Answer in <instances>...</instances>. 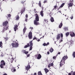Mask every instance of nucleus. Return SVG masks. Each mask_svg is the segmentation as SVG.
Masks as SVG:
<instances>
[{
    "label": "nucleus",
    "mask_w": 75,
    "mask_h": 75,
    "mask_svg": "<svg viewBox=\"0 0 75 75\" xmlns=\"http://www.w3.org/2000/svg\"><path fill=\"white\" fill-rule=\"evenodd\" d=\"M19 19V16H18V15L16 16V20H18Z\"/></svg>",
    "instance_id": "obj_22"
},
{
    "label": "nucleus",
    "mask_w": 75,
    "mask_h": 75,
    "mask_svg": "<svg viewBox=\"0 0 75 75\" xmlns=\"http://www.w3.org/2000/svg\"><path fill=\"white\" fill-rule=\"evenodd\" d=\"M18 27V26L17 25H16L15 26H14V30L15 31H16L17 30V28Z\"/></svg>",
    "instance_id": "obj_14"
},
{
    "label": "nucleus",
    "mask_w": 75,
    "mask_h": 75,
    "mask_svg": "<svg viewBox=\"0 0 75 75\" xmlns=\"http://www.w3.org/2000/svg\"><path fill=\"white\" fill-rule=\"evenodd\" d=\"M60 54V52H59L58 53V54Z\"/></svg>",
    "instance_id": "obj_57"
},
{
    "label": "nucleus",
    "mask_w": 75,
    "mask_h": 75,
    "mask_svg": "<svg viewBox=\"0 0 75 75\" xmlns=\"http://www.w3.org/2000/svg\"><path fill=\"white\" fill-rule=\"evenodd\" d=\"M28 36L30 39L33 38V37L32 36V33L31 32H29L28 34Z\"/></svg>",
    "instance_id": "obj_9"
},
{
    "label": "nucleus",
    "mask_w": 75,
    "mask_h": 75,
    "mask_svg": "<svg viewBox=\"0 0 75 75\" xmlns=\"http://www.w3.org/2000/svg\"><path fill=\"white\" fill-rule=\"evenodd\" d=\"M8 21H6L3 23V25L4 26H6V25H8L7 24H8Z\"/></svg>",
    "instance_id": "obj_10"
},
{
    "label": "nucleus",
    "mask_w": 75,
    "mask_h": 75,
    "mask_svg": "<svg viewBox=\"0 0 75 75\" xmlns=\"http://www.w3.org/2000/svg\"><path fill=\"white\" fill-rule=\"evenodd\" d=\"M65 17H66V16H67V15H65Z\"/></svg>",
    "instance_id": "obj_63"
},
{
    "label": "nucleus",
    "mask_w": 75,
    "mask_h": 75,
    "mask_svg": "<svg viewBox=\"0 0 75 75\" xmlns=\"http://www.w3.org/2000/svg\"><path fill=\"white\" fill-rule=\"evenodd\" d=\"M27 20H28V18H26V19L25 20V21H26L27 22Z\"/></svg>",
    "instance_id": "obj_43"
},
{
    "label": "nucleus",
    "mask_w": 75,
    "mask_h": 75,
    "mask_svg": "<svg viewBox=\"0 0 75 75\" xmlns=\"http://www.w3.org/2000/svg\"><path fill=\"white\" fill-rule=\"evenodd\" d=\"M26 27H25L23 29V33L24 34L25 33V31H26Z\"/></svg>",
    "instance_id": "obj_19"
},
{
    "label": "nucleus",
    "mask_w": 75,
    "mask_h": 75,
    "mask_svg": "<svg viewBox=\"0 0 75 75\" xmlns=\"http://www.w3.org/2000/svg\"><path fill=\"white\" fill-rule=\"evenodd\" d=\"M15 43H12L11 44V45L13 48L14 47H18V42H15Z\"/></svg>",
    "instance_id": "obj_5"
},
{
    "label": "nucleus",
    "mask_w": 75,
    "mask_h": 75,
    "mask_svg": "<svg viewBox=\"0 0 75 75\" xmlns=\"http://www.w3.org/2000/svg\"><path fill=\"white\" fill-rule=\"evenodd\" d=\"M3 1H4V0H2Z\"/></svg>",
    "instance_id": "obj_64"
},
{
    "label": "nucleus",
    "mask_w": 75,
    "mask_h": 75,
    "mask_svg": "<svg viewBox=\"0 0 75 75\" xmlns=\"http://www.w3.org/2000/svg\"><path fill=\"white\" fill-rule=\"evenodd\" d=\"M44 35L42 36V38H44Z\"/></svg>",
    "instance_id": "obj_59"
},
{
    "label": "nucleus",
    "mask_w": 75,
    "mask_h": 75,
    "mask_svg": "<svg viewBox=\"0 0 75 75\" xmlns=\"http://www.w3.org/2000/svg\"><path fill=\"white\" fill-rule=\"evenodd\" d=\"M0 11H2V10H0Z\"/></svg>",
    "instance_id": "obj_60"
},
{
    "label": "nucleus",
    "mask_w": 75,
    "mask_h": 75,
    "mask_svg": "<svg viewBox=\"0 0 75 75\" xmlns=\"http://www.w3.org/2000/svg\"><path fill=\"white\" fill-rule=\"evenodd\" d=\"M1 64L0 65L1 68H3V66L6 65V63L4 62V61L3 60H2L1 62Z\"/></svg>",
    "instance_id": "obj_6"
},
{
    "label": "nucleus",
    "mask_w": 75,
    "mask_h": 75,
    "mask_svg": "<svg viewBox=\"0 0 75 75\" xmlns=\"http://www.w3.org/2000/svg\"><path fill=\"white\" fill-rule=\"evenodd\" d=\"M73 57L74 58H75V52H73Z\"/></svg>",
    "instance_id": "obj_34"
},
{
    "label": "nucleus",
    "mask_w": 75,
    "mask_h": 75,
    "mask_svg": "<svg viewBox=\"0 0 75 75\" xmlns=\"http://www.w3.org/2000/svg\"><path fill=\"white\" fill-rule=\"evenodd\" d=\"M61 35V36H60ZM61 41L62 42V40L63 39L62 37H63V34L62 33H61V34H58L56 36V39L57 40V41H58L60 39V38H61Z\"/></svg>",
    "instance_id": "obj_4"
},
{
    "label": "nucleus",
    "mask_w": 75,
    "mask_h": 75,
    "mask_svg": "<svg viewBox=\"0 0 75 75\" xmlns=\"http://www.w3.org/2000/svg\"><path fill=\"white\" fill-rule=\"evenodd\" d=\"M30 29H31V30H33V28L32 27H30Z\"/></svg>",
    "instance_id": "obj_47"
},
{
    "label": "nucleus",
    "mask_w": 75,
    "mask_h": 75,
    "mask_svg": "<svg viewBox=\"0 0 75 75\" xmlns=\"http://www.w3.org/2000/svg\"><path fill=\"white\" fill-rule=\"evenodd\" d=\"M4 29L3 30V32H4V31H6V30H8V25H6L5 26H4Z\"/></svg>",
    "instance_id": "obj_7"
},
{
    "label": "nucleus",
    "mask_w": 75,
    "mask_h": 75,
    "mask_svg": "<svg viewBox=\"0 0 75 75\" xmlns=\"http://www.w3.org/2000/svg\"><path fill=\"white\" fill-rule=\"evenodd\" d=\"M2 45H3V43H2V42H0V47H1V48H2V47H3V46H2Z\"/></svg>",
    "instance_id": "obj_24"
},
{
    "label": "nucleus",
    "mask_w": 75,
    "mask_h": 75,
    "mask_svg": "<svg viewBox=\"0 0 75 75\" xmlns=\"http://www.w3.org/2000/svg\"><path fill=\"white\" fill-rule=\"evenodd\" d=\"M64 31H67V30H68V28L66 27L64 28Z\"/></svg>",
    "instance_id": "obj_23"
},
{
    "label": "nucleus",
    "mask_w": 75,
    "mask_h": 75,
    "mask_svg": "<svg viewBox=\"0 0 75 75\" xmlns=\"http://www.w3.org/2000/svg\"><path fill=\"white\" fill-rule=\"evenodd\" d=\"M38 42H39V41H40V39H38Z\"/></svg>",
    "instance_id": "obj_50"
},
{
    "label": "nucleus",
    "mask_w": 75,
    "mask_h": 75,
    "mask_svg": "<svg viewBox=\"0 0 75 75\" xmlns=\"http://www.w3.org/2000/svg\"><path fill=\"white\" fill-rule=\"evenodd\" d=\"M36 39H37V38H33V40H35V39L36 40Z\"/></svg>",
    "instance_id": "obj_49"
},
{
    "label": "nucleus",
    "mask_w": 75,
    "mask_h": 75,
    "mask_svg": "<svg viewBox=\"0 0 75 75\" xmlns=\"http://www.w3.org/2000/svg\"><path fill=\"white\" fill-rule=\"evenodd\" d=\"M62 23H61L59 26V28H61V27H62Z\"/></svg>",
    "instance_id": "obj_28"
},
{
    "label": "nucleus",
    "mask_w": 75,
    "mask_h": 75,
    "mask_svg": "<svg viewBox=\"0 0 75 75\" xmlns=\"http://www.w3.org/2000/svg\"><path fill=\"white\" fill-rule=\"evenodd\" d=\"M57 5H56L54 6V8L53 10H54V9L56 10V9L57 8Z\"/></svg>",
    "instance_id": "obj_33"
},
{
    "label": "nucleus",
    "mask_w": 75,
    "mask_h": 75,
    "mask_svg": "<svg viewBox=\"0 0 75 75\" xmlns=\"http://www.w3.org/2000/svg\"><path fill=\"white\" fill-rule=\"evenodd\" d=\"M54 51V50H53V49L52 48H51L50 50V52H52Z\"/></svg>",
    "instance_id": "obj_26"
},
{
    "label": "nucleus",
    "mask_w": 75,
    "mask_h": 75,
    "mask_svg": "<svg viewBox=\"0 0 75 75\" xmlns=\"http://www.w3.org/2000/svg\"><path fill=\"white\" fill-rule=\"evenodd\" d=\"M24 11H25V10H22L21 11V14H23V13H24Z\"/></svg>",
    "instance_id": "obj_31"
},
{
    "label": "nucleus",
    "mask_w": 75,
    "mask_h": 75,
    "mask_svg": "<svg viewBox=\"0 0 75 75\" xmlns=\"http://www.w3.org/2000/svg\"><path fill=\"white\" fill-rule=\"evenodd\" d=\"M46 2H47V1H46V0H45L43 2V3H45Z\"/></svg>",
    "instance_id": "obj_44"
},
{
    "label": "nucleus",
    "mask_w": 75,
    "mask_h": 75,
    "mask_svg": "<svg viewBox=\"0 0 75 75\" xmlns=\"http://www.w3.org/2000/svg\"><path fill=\"white\" fill-rule=\"evenodd\" d=\"M70 18H71V20H72L73 18V15H71V16L70 17Z\"/></svg>",
    "instance_id": "obj_38"
},
{
    "label": "nucleus",
    "mask_w": 75,
    "mask_h": 75,
    "mask_svg": "<svg viewBox=\"0 0 75 75\" xmlns=\"http://www.w3.org/2000/svg\"><path fill=\"white\" fill-rule=\"evenodd\" d=\"M69 3L68 4L69 7H72L73 5V3H72V1H69Z\"/></svg>",
    "instance_id": "obj_8"
},
{
    "label": "nucleus",
    "mask_w": 75,
    "mask_h": 75,
    "mask_svg": "<svg viewBox=\"0 0 75 75\" xmlns=\"http://www.w3.org/2000/svg\"><path fill=\"white\" fill-rule=\"evenodd\" d=\"M57 58L56 56H54L53 57V59H55V58Z\"/></svg>",
    "instance_id": "obj_42"
},
{
    "label": "nucleus",
    "mask_w": 75,
    "mask_h": 75,
    "mask_svg": "<svg viewBox=\"0 0 75 75\" xmlns=\"http://www.w3.org/2000/svg\"><path fill=\"white\" fill-rule=\"evenodd\" d=\"M68 58L67 56H64L63 57L62 59L60 62V67H62V65H63L65 64V61Z\"/></svg>",
    "instance_id": "obj_2"
},
{
    "label": "nucleus",
    "mask_w": 75,
    "mask_h": 75,
    "mask_svg": "<svg viewBox=\"0 0 75 75\" xmlns=\"http://www.w3.org/2000/svg\"><path fill=\"white\" fill-rule=\"evenodd\" d=\"M69 35V32H67L66 34V37H68V35Z\"/></svg>",
    "instance_id": "obj_29"
},
{
    "label": "nucleus",
    "mask_w": 75,
    "mask_h": 75,
    "mask_svg": "<svg viewBox=\"0 0 75 75\" xmlns=\"http://www.w3.org/2000/svg\"><path fill=\"white\" fill-rule=\"evenodd\" d=\"M45 71L46 74H47V72H48L49 71L48 70V69H45Z\"/></svg>",
    "instance_id": "obj_25"
},
{
    "label": "nucleus",
    "mask_w": 75,
    "mask_h": 75,
    "mask_svg": "<svg viewBox=\"0 0 75 75\" xmlns=\"http://www.w3.org/2000/svg\"><path fill=\"white\" fill-rule=\"evenodd\" d=\"M50 20L51 22H54V18L53 17H51L50 19Z\"/></svg>",
    "instance_id": "obj_21"
},
{
    "label": "nucleus",
    "mask_w": 75,
    "mask_h": 75,
    "mask_svg": "<svg viewBox=\"0 0 75 75\" xmlns=\"http://www.w3.org/2000/svg\"><path fill=\"white\" fill-rule=\"evenodd\" d=\"M47 13H48V14H50V15H51V12L50 10H49L47 11Z\"/></svg>",
    "instance_id": "obj_27"
},
{
    "label": "nucleus",
    "mask_w": 75,
    "mask_h": 75,
    "mask_svg": "<svg viewBox=\"0 0 75 75\" xmlns=\"http://www.w3.org/2000/svg\"><path fill=\"white\" fill-rule=\"evenodd\" d=\"M38 4L40 7H41V3L40 1H39V2Z\"/></svg>",
    "instance_id": "obj_32"
},
{
    "label": "nucleus",
    "mask_w": 75,
    "mask_h": 75,
    "mask_svg": "<svg viewBox=\"0 0 75 75\" xmlns=\"http://www.w3.org/2000/svg\"><path fill=\"white\" fill-rule=\"evenodd\" d=\"M42 38V37H41L40 39H41Z\"/></svg>",
    "instance_id": "obj_62"
},
{
    "label": "nucleus",
    "mask_w": 75,
    "mask_h": 75,
    "mask_svg": "<svg viewBox=\"0 0 75 75\" xmlns=\"http://www.w3.org/2000/svg\"><path fill=\"white\" fill-rule=\"evenodd\" d=\"M41 54H38V56L37 57V59H41Z\"/></svg>",
    "instance_id": "obj_12"
},
{
    "label": "nucleus",
    "mask_w": 75,
    "mask_h": 75,
    "mask_svg": "<svg viewBox=\"0 0 75 75\" xmlns=\"http://www.w3.org/2000/svg\"><path fill=\"white\" fill-rule=\"evenodd\" d=\"M38 75H42V74L41 71H39L38 73Z\"/></svg>",
    "instance_id": "obj_30"
},
{
    "label": "nucleus",
    "mask_w": 75,
    "mask_h": 75,
    "mask_svg": "<svg viewBox=\"0 0 75 75\" xmlns=\"http://www.w3.org/2000/svg\"><path fill=\"white\" fill-rule=\"evenodd\" d=\"M23 52H24L25 54H27L28 53V52L27 51H25V50H23Z\"/></svg>",
    "instance_id": "obj_20"
},
{
    "label": "nucleus",
    "mask_w": 75,
    "mask_h": 75,
    "mask_svg": "<svg viewBox=\"0 0 75 75\" xmlns=\"http://www.w3.org/2000/svg\"><path fill=\"white\" fill-rule=\"evenodd\" d=\"M50 66H53V65H54V64H53V63H51V64H50Z\"/></svg>",
    "instance_id": "obj_41"
},
{
    "label": "nucleus",
    "mask_w": 75,
    "mask_h": 75,
    "mask_svg": "<svg viewBox=\"0 0 75 75\" xmlns=\"http://www.w3.org/2000/svg\"><path fill=\"white\" fill-rule=\"evenodd\" d=\"M70 35L71 37H75V33L74 32H72L70 33Z\"/></svg>",
    "instance_id": "obj_11"
},
{
    "label": "nucleus",
    "mask_w": 75,
    "mask_h": 75,
    "mask_svg": "<svg viewBox=\"0 0 75 75\" xmlns=\"http://www.w3.org/2000/svg\"><path fill=\"white\" fill-rule=\"evenodd\" d=\"M59 13H61V11H59Z\"/></svg>",
    "instance_id": "obj_58"
},
{
    "label": "nucleus",
    "mask_w": 75,
    "mask_h": 75,
    "mask_svg": "<svg viewBox=\"0 0 75 75\" xmlns=\"http://www.w3.org/2000/svg\"><path fill=\"white\" fill-rule=\"evenodd\" d=\"M25 17H26V18H28V15H27V14H26L25 15Z\"/></svg>",
    "instance_id": "obj_40"
},
{
    "label": "nucleus",
    "mask_w": 75,
    "mask_h": 75,
    "mask_svg": "<svg viewBox=\"0 0 75 75\" xmlns=\"http://www.w3.org/2000/svg\"><path fill=\"white\" fill-rule=\"evenodd\" d=\"M47 20H46L45 19L44 20V22H45L46 23H47Z\"/></svg>",
    "instance_id": "obj_39"
},
{
    "label": "nucleus",
    "mask_w": 75,
    "mask_h": 75,
    "mask_svg": "<svg viewBox=\"0 0 75 75\" xmlns=\"http://www.w3.org/2000/svg\"><path fill=\"white\" fill-rule=\"evenodd\" d=\"M37 75V73H35L34 75Z\"/></svg>",
    "instance_id": "obj_51"
},
{
    "label": "nucleus",
    "mask_w": 75,
    "mask_h": 75,
    "mask_svg": "<svg viewBox=\"0 0 75 75\" xmlns=\"http://www.w3.org/2000/svg\"><path fill=\"white\" fill-rule=\"evenodd\" d=\"M7 17H8V18L10 17H11V15L10 14H9L7 15Z\"/></svg>",
    "instance_id": "obj_35"
},
{
    "label": "nucleus",
    "mask_w": 75,
    "mask_h": 75,
    "mask_svg": "<svg viewBox=\"0 0 75 75\" xmlns=\"http://www.w3.org/2000/svg\"><path fill=\"white\" fill-rule=\"evenodd\" d=\"M33 40L30 41L29 43H28L27 44V45H26L25 46L24 48H27V47H28L29 46L30 47V48L29 50H32V49L33 48Z\"/></svg>",
    "instance_id": "obj_1"
},
{
    "label": "nucleus",
    "mask_w": 75,
    "mask_h": 75,
    "mask_svg": "<svg viewBox=\"0 0 75 75\" xmlns=\"http://www.w3.org/2000/svg\"><path fill=\"white\" fill-rule=\"evenodd\" d=\"M69 43H70V44H72V43H73V42H74L72 40H71L70 42Z\"/></svg>",
    "instance_id": "obj_36"
},
{
    "label": "nucleus",
    "mask_w": 75,
    "mask_h": 75,
    "mask_svg": "<svg viewBox=\"0 0 75 75\" xmlns=\"http://www.w3.org/2000/svg\"><path fill=\"white\" fill-rule=\"evenodd\" d=\"M13 60H14V59H13V58L11 59V63H12V62H13Z\"/></svg>",
    "instance_id": "obj_37"
},
{
    "label": "nucleus",
    "mask_w": 75,
    "mask_h": 75,
    "mask_svg": "<svg viewBox=\"0 0 75 75\" xmlns=\"http://www.w3.org/2000/svg\"><path fill=\"white\" fill-rule=\"evenodd\" d=\"M39 21V17L37 14H36L35 20L34 21V24L35 25H38L39 23L37 21Z\"/></svg>",
    "instance_id": "obj_3"
},
{
    "label": "nucleus",
    "mask_w": 75,
    "mask_h": 75,
    "mask_svg": "<svg viewBox=\"0 0 75 75\" xmlns=\"http://www.w3.org/2000/svg\"><path fill=\"white\" fill-rule=\"evenodd\" d=\"M17 67H18V68H19V67L17 66Z\"/></svg>",
    "instance_id": "obj_61"
},
{
    "label": "nucleus",
    "mask_w": 75,
    "mask_h": 75,
    "mask_svg": "<svg viewBox=\"0 0 75 75\" xmlns=\"http://www.w3.org/2000/svg\"><path fill=\"white\" fill-rule=\"evenodd\" d=\"M26 69L28 71L30 68V66L28 65L26 67Z\"/></svg>",
    "instance_id": "obj_16"
},
{
    "label": "nucleus",
    "mask_w": 75,
    "mask_h": 75,
    "mask_svg": "<svg viewBox=\"0 0 75 75\" xmlns=\"http://www.w3.org/2000/svg\"><path fill=\"white\" fill-rule=\"evenodd\" d=\"M12 71V72H16V69H14V68H13L11 69Z\"/></svg>",
    "instance_id": "obj_17"
},
{
    "label": "nucleus",
    "mask_w": 75,
    "mask_h": 75,
    "mask_svg": "<svg viewBox=\"0 0 75 75\" xmlns=\"http://www.w3.org/2000/svg\"><path fill=\"white\" fill-rule=\"evenodd\" d=\"M40 14L42 17H44V13H43V11L42 10L40 12Z\"/></svg>",
    "instance_id": "obj_15"
},
{
    "label": "nucleus",
    "mask_w": 75,
    "mask_h": 75,
    "mask_svg": "<svg viewBox=\"0 0 75 75\" xmlns=\"http://www.w3.org/2000/svg\"><path fill=\"white\" fill-rule=\"evenodd\" d=\"M51 65H50V64L49 65H48V68H50V67H51Z\"/></svg>",
    "instance_id": "obj_46"
},
{
    "label": "nucleus",
    "mask_w": 75,
    "mask_h": 75,
    "mask_svg": "<svg viewBox=\"0 0 75 75\" xmlns=\"http://www.w3.org/2000/svg\"><path fill=\"white\" fill-rule=\"evenodd\" d=\"M23 10H25V7L23 8Z\"/></svg>",
    "instance_id": "obj_55"
},
{
    "label": "nucleus",
    "mask_w": 75,
    "mask_h": 75,
    "mask_svg": "<svg viewBox=\"0 0 75 75\" xmlns=\"http://www.w3.org/2000/svg\"><path fill=\"white\" fill-rule=\"evenodd\" d=\"M69 75H71V74L70 73H69L68 74Z\"/></svg>",
    "instance_id": "obj_52"
},
{
    "label": "nucleus",
    "mask_w": 75,
    "mask_h": 75,
    "mask_svg": "<svg viewBox=\"0 0 75 75\" xmlns=\"http://www.w3.org/2000/svg\"><path fill=\"white\" fill-rule=\"evenodd\" d=\"M47 54H50V52H47Z\"/></svg>",
    "instance_id": "obj_53"
},
{
    "label": "nucleus",
    "mask_w": 75,
    "mask_h": 75,
    "mask_svg": "<svg viewBox=\"0 0 75 75\" xmlns=\"http://www.w3.org/2000/svg\"><path fill=\"white\" fill-rule=\"evenodd\" d=\"M65 5V3H63L62 4V5L60 6L59 8H58V10L60 9V8H62V7H63V6Z\"/></svg>",
    "instance_id": "obj_13"
},
{
    "label": "nucleus",
    "mask_w": 75,
    "mask_h": 75,
    "mask_svg": "<svg viewBox=\"0 0 75 75\" xmlns=\"http://www.w3.org/2000/svg\"><path fill=\"white\" fill-rule=\"evenodd\" d=\"M50 43L49 42H47L46 44L45 43H44L43 44V45L44 46H47V45H49Z\"/></svg>",
    "instance_id": "obj_18"
},
{
    "label": "nucleus",
    "mask_w": 75,
    "mask_h": 75,
    "mask_svg": "<svg viewBox=\"0 0 75 75\" xmlns=\"http://www.w3.org/2000/svg\"><path fill=\"white\" fill-rule=\"evenodd\" d=\"M3 75H7L6 73L4 74Z\"/></svg>",
    "instance_id": "obj_54"
},
{
    "label": "nucleus",
    "mask_w": 75,
    "mask_h": 75,
    "mask_svg": "<svg viewBox=\"0 0 75 75\" xmlns=\"http://www.w3.org/2000/svg\"><path fill=\"white\" fill-rule=\"evenodd\" d=\"M30 54H28L27 55V57H30Z\"/></svg>",
    "instance_id": "obj_45"
},
{
    "label": "nucleus",
    "mask_w": 75,
    "mask_h": 75,
    "mask_svg": "<svg viewBox=\"0 0 75 75\" xmlns=\"http://www.w3.org/2000/svg\"><path fill=\"white\" fill-rule=\"evenodd\" d=\"M72 75H75V72H74L73 73V74Z\"/></svg>",
    "instance_id": "obj_48"
},
{
    "label": "nucleus",
    "mask_w": 75,
    "mask_h": 75,
    "mask_svg": "<svg viewBox=\"0 0 75 75\" xmlns=\"http://www.w3.org/2000/svg\"><path fill=\"white\" fill-rule=\"evenodd\" d=\"M36 40H37L38 41V39L36 38Z\"/></svg>",
    "instance_id": "obj_56"
}]
</instances>
